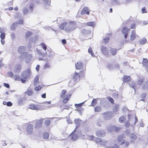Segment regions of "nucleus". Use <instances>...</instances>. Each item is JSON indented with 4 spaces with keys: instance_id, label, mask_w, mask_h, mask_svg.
<instances>
[{
    "instance_id": "1",
    "label": "nucleus",
    "mask_w": 148,
    "mask_h": 148,
    "mask_svg": "<svg viewBox=\"0 0 148 148\" xmlns=\"http://www.w3.org/2000/svg\"><path fill=\"white\" fill-rule=\"evenodd\" d=\"M78 126H77L75 130L70 134V137L73 141L75 140L78 138V137H81L82 136V132L80 130H78L77 131L76 130V129Z\"/></svg>"
},
{
    "instance_id": "2",
    "label": "nucleus",
    "mask_w": 148,
    "mask_h": 148,
    "mask_svg": "<svg viewBox=\"0 0 148 148\" xmlns=\"http://www.w3.org/2000/svg\"><path fill=\"white\" fill-rule=\"evenodd\" d=\"M76 28L75 23L74 21H71L69 23V25L64 28L65 31L69 32L73 31Z\"/></svg>"
},
{
    "instance_id": "3",
    "label": "nucleus",
    "mask_w": 148,
    "mask_h": 148,
    "mask_svg": "<svg viewBox=\"0 0 148 148\" xmlns=\"http://www.w3.org/2000/svg\"><path fill=\"white\" fill-rule=\"evenodd\" d=\"M128 119V121L131 123V126L134 127L136 122L138 121V119L137 117L134 115H129Z\"/></svg>"
},
{
    "instance_id": "4",
    "label": "nucleus",
    "mask_w": 148,
    "mask_h": 148,
    "mask_svg": "<svg viewBox=\"0 0 148 148\" xmlns=\"http://www.w3.org/2000/svg\"><path fill=\"white\" fill-rule=\"evenodd\" d=\"M75 66L76 69H82L83 70V72L86 70V66L80 61L78 62L76 64H75Z\"/></svg>"
},
{
    "instance_id": "5",
    "label": "nucleus",
    "mask_w": 148,
    "mask_h": 148,
    "mask_svg": "<svg viewBox=\"0 0 148 148\" xmlns=\"http://www.w3.org/2000/svg\"><path fill=\"white\" fill-rule=\"evenodd\" d=\"M30 71L29 69H27L23 72L21 74V76L23 78L26 79L30 75Z\"/></svg>"
},
{
    "instance_id": "6",
    "label": "nucleus",
    "mask_w": 148,
    "mask_h": 148,
    "mask_svg": "<svg viewBox=\"0 0 148 148\" xmlns=\"http://www.w3.org/2000/svg\"><path fill=\"white\" fill-rule=\"evenodd\" d=\"M95 142L99 145H104L107 142V141L101 138H95Z\"/></svg>"
},
{
    "instance_id": "7",
    "label": "nucleus",
    "mask_w": 148,
    "mask_h": 148,
    "mask_svg": "<svg viewBox=\"0 0 148 148\" xmlns=\"http://www.w3.org/2000/svg\"><path fill=\"white\" fill-rule=\"evenodd\" d=\"M33 126L31 124H28L26 127L27 134L28 135H30L32 134L33 132Z\"/></svg>"
},
{
    "instance_id": "8",
    "label": "nucleus",
    "mask_w": 148,
    "mask_h": 148,
    "mask_svg": "<svg viewBox=\"0 0 148 148\" xmlns=\"http://www.w3.org/2000/svg\"><path fill=\"white\" fill-rule=\"evenodd\" d=\"M43 119H40L35 121V128L38 129L42 126Z\"/></svg>"
},
{
    "instance_id": "9",
    "label": "nucleus",
    "mask_w": 148,
    "mask_h": 148,
    "mask_svg": "<svg viewBox=\"0 0 148 148\" xmlns=\"http://www.w3.org/2000/svg\"><path fill=\"white\" fill-rule=\"evenodd\" d=\"M25 56V61L26 63H28L30 62V61L32 59V56L31 54H28L27 53H24Z\"/></svg>"
},
{
    "instance_id": "10",
    "label": "nucleus",
    "mask_w": 148,
    "mask_h": 148,
    "mask_svg": "<svg viewBox=\"0 0 148 148\" xmlns=\"http://www.w3.org/2000/svg\"><path fill=\"white\" fill-rule=\"evenodd\" d=\"M96 135L99 137H103L106 135L105 132L103 130H99L96 132Z\"/></svg>"
},
{
    "instance_id": "11",
    "label": "nucleus",
    "mask_w": 148,
    "mask_h": 148,
    "mask_svg": "<svg viewBox=\"0 0 148 148\" xmlns=\"http://www.w3.org/2000/svg\"><path fill=\"white\" fill-rule=\"evenodd\" d=\"M101 50L104 55H108L109 54L108 49L104 46H101Z\"/></svg>"
},
{
    "instance_id": "12",
    "label": "nucleus",
    "mask_w": 148,
    "mask_h": 148,
    "mask_svg": "<svg viewBox=\"0 0 148 148\" xmlns=\"http://www.w3.org/2000/svg\"><path fill=\"white\" fill-rule=\"evenodd\" d=\"M18 50L19 53L23 54V55H25V54L24 53H27L25 52L26 51L25 47L24 46H20L18 48Z\"/></svg>"
},
{
    "instance_id": "13",
    "label": "nucleus",
    "mask_w": 148,
    "mask_h": 148,
    "mask_svg": "<svg viewBox=\"0 0 148 148\" xmlns=\"http://www.w3.org/2000/svg\"><path fill=\"white\" fill-rule=\"evenodd\" d=\"M130 30V29H128L126 27H124L122 29V32L124 34V37L126 39L127 35L128 34V32Z\"/></svg>"
},
{
    "instance_id": "14",
    "label": "nucleus",
    "mask_w": 148,
    "mask_h": 148,
    "mask_svg": "<svg viewBox=\"0 0 148 148\" xmlns=\"http://www.w3.org/2000/svg\"><path fill=\"white\" fill-rule=\"evenodd\" d=\"M34 93V92L32 89L29 88L25 92V95L29 96H32Z\"/></svg>"
},
{
    "instance_id": "15",
    "label": "nucleus",
    "mask_w": 148,
    "mask_h": 148,
    "mask_svg": "<svg viewBox=\"0 0 148 148\" xmlns=\"http://www.w3.org/2000/svg\"><path fill=\"white\" fill-rule=\"evenodd\" d=\"M142 89L144 90H148V80L144 82L141 87Z\"/></svg>"
},
{
    "instance_id": "16",
    "label": "nucleus",
    "mask_w": 148,
    "mask_h": 148,
    "mask_svg": "<svg viewBox=\"0 0 148 148\" xmlns=\"http://www.w3.org/2000/svg\"><path fill=\"white\" fill-rule=\"evenodd\" d=\"M21 65H17L15 67L14 69V72L18 73L21 71Z\"/></svg>"
},
{
    "instance_id": "17",
    "label": "nucleus",
    "mask_w": 148,
    "mask_h": 148,
    "mask_svg": "<svg viewBox=\"0 0 148 148\" xmlns=\"http://www.w3.org/2000/svg\"><path fill=\"white\" fill-rule=\"evenodd\" d=\"M143 64L146 68V70L148 72V60L146 58L143 59Z\"/></svg>"
},
{
    "instance_id": "18",
    "label": "nucleus",
    "mask_w": 148,
    "mask_h": 148,
    "mask_svg": "<svg viewBox=\"0 0 148 148\" xmlns=\"http://www.w3.org/2000/svg\"><path fill=\"white\" fill-rule=\"evenodd\" d=\"M118 49L115 48L110 47L109 49L110 53L112 55H115L117 53Z\"/></svg>"
},
{
    "instance_id": "19",
    "label": "nucleus",
    "mask_w": 148,
    "mask_h": 148,
    "mask_svg": "<svg viewBox=\"0 0 148 148\" xmlns=\"http://www.w3.org/2000/svg\"><path fill=\"white\" fill-rule=\"evenodd\" d=\"M136 136L134 133H132L130 135V140L131 142L134 143L136 140Z\"/></svg>"
},
{
    "instance_id": "20",
    "label": "nucleus",
    "mask_w": 148,
    "mask_h": 148,
    "mask_svg": "<svg viewBox=\"0 0 148 148\" xmlns=\"http://www.w3.org/2000/svg\"><path fill=\"white\" fill-rule=\"evenodd\" d=\"M91 31L90 30L82 29L81 32L82 34L83 35L89 34L91 33Z\"/></svg>"
},
{
    "instance_id": "21",
    "label": "nucleus",
    "mask_w": 148,
    "mask_h": 148,
    "mask_svg": "<svg viewBox=\"0 0 148 148\" xmlns=\"http://www.w3.org/2000/svg\"><path fill=\"white\" fill-rule=\"evenodd\" d=\"M120 127H116L114 126L111 127V129L108 128V130L109 132H111L113 130H114L116 132H118L120 130Z\"/></svg>"
},
{
    "instance_id": "22",
    "label": "nucleus",
    "mask_w": 148,
    "mask_h": 148,
    "mask_svg": "<svg viewBox=\"0 0 148 148\" xmlns=\"http://www.w3.org/2000/svg\"><path fill=\"white\" fill-rule=\"evenodd\" d=\"M89 13L90 12L88 11V8L86 7H84L81 12L82 14H87L88 15Z\"/></svg>"
},
{
    "instance_id": "23",
    "label": "nucleus",
    "mask_w": 148,
    "mask_h": 148,
    "mask_svg": "<svg viewBox=\"0 0 148 148\" xmlns=\"http://www.w3.org/2000/svg\"><path fill=\"white\" fill-rule=\"evenodd\" d=\"M36 52L39 55L41 56L44 57L46 55V53H42L41 51L40 50L37 48H36L35 50Z\"/></svg>"
},
{
    "instance_id": "24",
    "label": "nucleus",
    "mask_w": 148,
    "mask_h": 148,
    "mask_svg": "<svg viewBox=\"0 0 148 148\" xmlns=\"http://www.w3.org/2000/svg\"><path fill=\"white\" fill-rule=\"evenodd\" d=\"M136 37V34H135V31L133 30L131 32V34L130 36V40H135Z\"/></svg>"
},
{
    "instance_id": "25",
    "label": "nucleus",
    "mask_w": 148,
    "mask_h": 148,
    "mask_svg": "<svg viewBox=\"0 0 148 148\" xmlns=\"http://www.w3.org/2000/svg\"><path fill=\"white\" fill-rule=\"evenodd\" d=\"M29 108L33 110H38L39 109V107L37 105L34 104H31L29 105Z\"/></svg>"
},
{
    "instance_id": "26",
    "label": "nucleus",
    "mask_w": 148,
    "mask_h": 148,
    "mask_svg": "<svg viewBox=\"0 0 148 148\" xmlns=\"http://www.w3.org/2000/svg\"><path fill=\"white\" fill-rule=\"evenodd\" d=\"M144 79L143 78H139L138 79L136 84L139 85L143 84V83L144 82Z\"/></svg>"
},
{
    "instance_id": "27",
    "label": "nucleus",
    "mask_w": 148,
    "mask_h": 148,
    "mask_svg": "<svg viewBox=\"0 0 148 148\" xmlns=\"http://www.w3.org/2000/svg\"><path fill=\"white\" fill-rule=\"evenodd\" d=\"M18 23L15 22L12 24L11 27V29L12 30H14L16 29V28L17 26Z\"/></svg>"
},
{
    "instance_id": "28",
    "label": "nucleus",
    "mask_w": 148,
    "mask_h": 148,
    "mask_svg": "<svg viewBox=\"0 0 148 148\" xmlns=\"http://www.w3.org/2000/svg\"><path fill=\"white\" fill-rule=\"evenodd\" d=\"M130 80V77L128 76H124L123 77V82H127Z\"/></svg>"
},
{
    "instance_id": "29",
    "label": "nucleus",
    "mask_w": 148,
    "mask_h": 148,
    "mask_svg": "<svg viewBox=\"0 0 148 148\" xmlns=\"http://www.w3.org/2000/svg\"><path fill=\"white\" fill-rule=\"evenodd\" d=\"M129 85L130 87L133 88L135 90V89H136V88L135 87L136 84L134 82H130Z\"/></svg>"
},
{
    "instance_id": "30",
    "label": "nucleus",
    "mask_w": 148,
    "mask_h": 148,
    "mask_svg": "<svg viewBox=\"0 0 148 148\" xmlns=\"http://www.w3.org/2000/svg\"><path fill=\"white\" fill-rule=\"evenodd\" d=\"M119 120L120 123H124L126 121V120L125 118L124 117L122 116L120 117L119 118Z\"/></svg>"
},
{
    "instance_id": "31",
    "label": "nucleus",
    "mask_w": 148,
    "mask_h": 148,
    "mask_svg": "<svg viewBox=\"0 0 148 148\" xmlns=\"http://www.w3.org/2000/svg\"><path fill=\"white\" fill-rule=\"evenodd\" d=\"M79 77V73H76L74 75L73 77V78L75 82H76Z\"/></svg>"
},
{
    "instance_id": "32",
    "label": "nucleus",
    "mask_w": 148,
    "mask_h": 148,
    "mask_svg": "<svg viewBox=\"0 0 148 148\" xmlns=\"http://www.w3.org/2000/svg\"><path fill=\"white\" fill-rule=\"evenodd\" d=\"M68 24V23L67 22H64L61 24L60 26V28L61 30H63L64 27Z\"/></svg>"
},
{
    "instance_id": "33",
    "label": "nucleus",
    "mask_w": 148,
    "mask_h": 148,
    "mask_svg": "<svg viewBox=\"0 0 148 148\" xmlns=\"http://www.w3.org/2000/svg\"><path fill=\"white\" fill-rule=\"evenodd\" d=\"M33 33L32 32L29 31L27 32L26 33L25 38H28Z\"/></svg>"
},
{
    "instance_id": "34",
    "label": "nucleus",
    "mask_w": 148,
    "mask_h": 148,
    "mask_svg": "<svg viewBox=\"0 0 148 148\" xmlns=\"http://www.w3.org/2000/svg\"><path fill=\"white\" fill-rule=\"evenodd\" d=\"M23 98H20L18 99V103L19 106H21L24 104Z\"/></svg>"
},
{
    "instance_id": "35",
    "label": "nucleus",
    "mask_w": 148,
    "mask_h": 148,
    "mask_svg": "<svg viewBox=\"0 0 148 148\" xmlns=\"http://www.w3.org/2000/svg\"><path fill=\"white\" fill-rule=\"evenodd\" d=\"M39 78L38 77H36L34 79V85L35 86H37L38 84L39 83Z\"/></svg>"
},
{
    "instance_id": "36",
    "label": "nucleus",
    "mask_w": 148,
    "mask_h": 148,
    "mask_svg": "<svg viewBox=\"0 0 148 148\" xmlns=\"http://www.w3.org/2000/svg\"><path fill=\"white\" fill-rule=\"evenodd\" d=\"M51 66L49 63L48 62H47L45 64L43 68L44 69H47L50 68Z\"/></svg>"
},
{
    "instance_id": "37",
    "label": "nucleus",
    "mask_w": 148,
    "mask_h": 148,
    "mask_svg": "<svg viewBox=\"0 0 148 148\" xmlns=\"http://www.w3.org/2000/svg\"><path fill=\"white\" fill-rule=\"evenodd\" d=\"M101 107L99 106H97L95 108V111L98 112L101 111Z\"/></svg>"
},
{
    "instance_id": "38",
    "label": "nucleus",
    "mask_w": 148,
    "mask_h": 148,
    "mask_svg": "<svg viewBox=\"0 0 148 148\" xmlns=\"http://www.w3.org/2000/svg\"><path fill=\"white\" fill-rule=\"evenodd\" d=\"M44 1L45 4V7L46 8H47L46 6H48L50 5V2L49 0H42Z\"/></svg>"
},
{
    "instance_id": "39",
    "label": "nucleus",
    "mask_w": 148,
    "mask_h": 148,
    "mask_svg": "<svg viewBox=\"0 0 148 148\" xmlns=\"http://www.w3.org/2000/svg\"><path fill=\"white\" fill-rule=\"evenodd\" d=\"M86 25L88 26L94 27L95 25V24L94 22H89L86 23Z\"/></svg>"
},
{
    "instance_id": "40",
    "label": "nucleus",
    "mask_w": 148,
    "mask_h": 148,
    "mask_svg": "<svg viewBox=\"0 0 148 148\" xmlns=\"http://www.w3.org/2000/svg\"><path fill=\"white\" fill-rule=\"evenodd\" d=\"M123 138V135H119L117 138L118 141L121 142L122 141Z\"/></svg>"
},
{
    "instance_id": "41",
    "label": "nucleus",
    "mask_w": 148,
    "mask_h": 148,
    "mask_svg": "<svg viewBox=\"0 0 148 148\" xmlns=\"http://www.w3.org/2000/svg\"><path fill=\"white\" fill-rule=\"evenodd\" d=\"M49 134L47 132H44L43 135V138L44 139H47L49 137Z\"/></svg>"
},
{
    "instance_id": "42",
    "label": "nucleus",
    "mask_w": 148,
    "mask_h": 148,
    "mask_svg": "<svg viewBox=\"0 0 148 148\" xmlns=\"http://www.w3.org/2000/svg\"><path fill=\"white\" fill-rule=\"evenodd\" d=\"M147 41V39L146 38H144L141 39L139 41V43L141 45L144 44Z\"/></svg>"
},
{
    "instance_id": "43",
    "label": "nucleus",
    "mask_w": 148,
    "mask_h": 148,
    "mask_svg": "<svg viewBox=\"0 0 148 148\" xmlns=\"http://www.w3.org/2000/svg\"><path fill=\"white\" fill-rule=\"evenodd\" d=\"M107 68L110 70H113L114 69L113 65L111 64H108L107 65Z\"/></svg>"
},
{
    "instance_id": "44",
    "label": "nucleus",
    "mask_w": 148,
    "mask_h": 148,
    "mask_svg": "<svg viewBox=\"0 0 148 148\" xmlns=\"http://www.w3.org/2000/svg\"><path fill=\"white\" fill-rule=\"evenodd\" d=\"M55 55V53L52 51H51L49 53V54L48 55V57H49V58H52Z\"/></svg>"
},
{
    "instance_id": "45",
    "label": "nucleus",
    "mask_w": 148,
    "mask_h": 148,
    "mask_svg": "<svg viewBox=\"0 0 148 148\" xmlns=\"http://www.w3.org/2000/svg\"><path fill=\"white\" fill-rule=\"evenodd\" d=\"M71 95H69L68 96H67L63 100V102L64 103H66L69 100L70 97Z\"/></svg>"
},
{
    "instance_id": "46",
    "label": "nucleus",
    "mask_w": 148,
    "mask_h": 148,
    "mask_svg": "<svg viewBox=\"0 0 148 148\" xmlns=\"http://www.w3.org/2000/svg\"><path fill=\"white\" fill-rule=\"evenodd\" d=\"M97 138L93 136H89L87 138L89 140H95V138Z\"/></svg>"
},
{
    "instance_id": "47",
    "label": "nucleus",
    "mask_w": 148,
    "mask_h": 148,
    "mask_svg": "<svg viewBox=\"0 0 148 148\" xmlns=\"http://www.w3.org/2000/svg\"><path fill=\"white\" fill-rule=\"evenodd\" d=\"M97 103V101H96V99H93L92 101V103L91 105V106H94Z\"/></svg>"
},
{
    "instance_id": "48",
    "label": "nucleus",
    "mask_w": 148,
    "mask_h": 148,
    "mask_svg": "<svg viewBox=\"0 0 148 148\" xmlns=\"http://www.w3.org/2000/svg\"><path fill=\"white\" fill-rule=\"evenodd\" d=\"M112 96L114 98H117L118 96V92L116 91L113 92L112 94Z\"/></svg>"
},
{
    "instance_id": "49",
    "label": "nucleus",
    "mask_w": 148,
    "mask_h": 148,
    "mask_svg": "<svg viewBox=\"0 0 148 148\" xmlns=\"http://www.w3.org/2000/svg\"><path fill=\"white\" fill-rule=\"evenodd\" d=\"M82 122V121L79 120V119H75L74 120V122L76 124L79 125Z\"/></svg>"
},
{
    "instance_id": "50",
    "label": "nucleus",
    "mask_w": 148,
    "mask_h": 148,
    "mask_svg": "<svg viewBox=\"0 0 148 148\" xmlns=\"http://www.w3.org/2000/svg\"><path fill=\"white\" fill-rule=\"evenodd\" d=\"M66 92V91L65 90H63L62 91L61 95H60V97L61 98H63L64 97V95L65 94Z\"/></svg>"
},
{
    "instance_id": "51",
    "label": "nucleus",
    "mask_w": 148,
    "mask_h": 148,
    "mask_svg": "<svg viewBox=\"0 0 148 148\" xmlns=\"http://www.w3.org/2000/svg\"><path fill=\"white\" fill-rule=\"evenodd\" d=\"M14 78L15 80L17 81H20V77L18 75H15L14 76Z\"/></svg>"
},
{
    "instance_id": "52",
    "label": "nucleus",
    "mask_w": 148,
    "mask_h": 148,
    "mask_svg": "<svg viewBox=\"0 0 148 148\" xmlns=\"http://www.w3.org/2000/svg\"><path fill=\"white\" fill-rule=\"evenodd\" d=\"M51 121L49 120H46L44 122L45 124L47 126H48L49 125Z\"/></svg>"
},
{
    "instance_id": "53",
    "label": "nucleus",
    "mask_w": 148,
    "mask_h": 148,
    "mask_svg": "<svg viewBox=\"0 0 148 148\" xmlns=\"http://www.w3.org/2000/svg\"><path fill=\"white\" fill-rule=\"evenodd\" d=\"M118 105H115L113 109V112L116 113L118 111Z\"/></svg>"
},
{
    "instance_id": "54",
    "label": "nucleus",
    "mask_w": 148,
    "mask_h": 148,
    "mask_svg": "<svg viewBox=\"0 0 148 148\" xmlns=\"http://www.w3.org/2000/svg\"><path fill=\"white\" fill-rule=\"evenodd\" d=\"M88 52L89 53H90L91 55L92 56H93L94 55V54L93 53L92 48L91 47H90L88 49Z\"/></svg>"
},
{
    "instance_id": "55",
    "label": "nucleus",
    "mask_w": 148,
    "mask_h": 148,
    "mask_svg": "<svg viewBox=\"0 0 148 148\" xmlns=\"http://www.w3.org/2000/svg\"><path fill=\"white\" fill-rule=\"evenodd\" d=\"M84 103V102L79 104H75V106L76 108L80 107L82 106L83 105Z\"/></svg>"
},
{
    "instance_id": "56",
    "label": "nucleus",
    "mask_w": 148,
    "mask_h": 148,
    "mask_svg": "<svg viewBox=\"0 0 148 148\" xmlns=\"http://www.w3.org/2000/svg\"><path fill=\"white\" fill-rule=\"evenodd\" d=\"M40 45L41 46V47L43 48V49L46 50L47 49V47L46 45L43 43H41L40 44Z\"/></svg>"
},
{
    "instance_id": "57",
    "label": "nucleus",
    "mask_w": 148,
    "mask_h": 148,
    "mask_svg": "<svg viewBox=\"0 0 148 148\" xmlns=\"http://www.w3.org/2000/svg\"><path fill=\"white\" fill-rule=\"evenodd\" d=\"M0 38L2 40H3L5 39V33H2L0 35Z\"/></svg>"
},
{
    "instance_id": "58",
    "label": "nucleus",
    "mask_w": 148,
    "mask_h": 148,
    "mask_svg": "<svg viewBox=\"0 0 148 148\" xmlns=\"http://www.w3.org/2000/svg\"><path fill=\"white\" fill-rule=\"evenodd\" d=\"M125 143V145L126 147H127L129 145V143L128 142H125V140H123V142L121 143V145H122L123 143Z\"/></svg>"
},
{
    "instance_id": "59",
    "label": "nucleus",
    "mask_w": 148,
    "mask_h": 148,
    "mask_svg": "<svg viewBox=\"0 0 148 148\" xmlns=\"http://www.w3.org/2000/svg\"><path fill=\"white\" fill-rule=\"evenodd\" d=\"M130 123L129 121H127L125 124V126L127 127H129L130 125L131 126V124H130Z\"/></svg>"
},
{
    "instance_id": "60",
    "label": "nucleus",
    "mask_w": 148,
    "mask_h": 148,
    "mask_svg": "<svg viewBox=\"0 0 148 148\" xmlns=\"http://www.w3.org/2000/svg\"><path fill=\"white\" fill-rule=\"evenodd\" d=\"M8 74L9 77H12L14 76V74L13 73L10 71L8 72Z\"/></svg>"
},
{
    "instance_id": "61",
    "label": "nucleus",
    "mask_w": 148,
    "mask_h": 148,
    "mask_svg": "<svg viewBox=\"0 0 148 148\" xmlns=\"http://www.w3.org/2000/svg\"><path fill=\"white\" fill-rule=\"evenodd\" d=\"M109 40V38L108 37H106L103 39V42L105 43H107Z\"/></svg>"
},
{
    "instance_id": "62",
    "label": "nucleus",
    "mask_w": 148,
    "mask_h": 148,
    "mask_svg": "<svg viewBox=\"0 0 148 148\" xmlns=\"http://www.w3.org/2000/svg\"><path fill=\"white\" fill-rule=\"evenodd\" d=\"M108 99L112 103H114V100L112 98L110 97H108Z\"/></svg>"
},
{
    "instance_id": "63",
    "label": "nucleus",
    "mask_w": 148,
    "mask_h": 148,
    "mask_svg": "<svg viewBox=\"0 0 148 148\" xmlns=\"http://www.w3.org/2000/svg\"><path fill=\"white\" fill-rule=\"evenodd\" d=\"M42 87L40 86H38L35 88V90L36 91H38L41 89Z\"/></svg>"
},
{
    "instance_id": "64",
    "label": "nucleus",
    "mask_w": 148,
    "mask_h": 148,
    "mask_svg": "<svg viewBox=\"0 0 148 148\" xmlns=\"http://www.w3.org/2000/svg\"><path fill=\"white\" fill-rule=\"evenodd\" d=\"M142 11L143 13H146L147 11L146 10V8L145 7L143 8L142 9Z\"/></svg>"
}]
</instances>
